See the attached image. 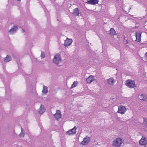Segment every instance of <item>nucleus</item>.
<instances>
[{"instance_id": "1", "label": "nucleus", "mask_w": 147, "mask_h": 147, "mask_svg": "<svg viewBox=\"0 0 147 147\" xmlns=\"http://www.w3.org/2000/svg\"><path fill=\"white\" fill-rule=\"evenodd\" d=\"M123 143V141L120 138H116L113 141L112 145L115 147H119L121 146Z\"/></svg>"}, {"instance_id": "27", "label": "nucleus", "mask_w": 147, "mask_h": 147, "mask_svg": "<svg viewBox=\"0 0 147 147\" xmlns=\"http://www.w3.org/2000/svg\"><path fill=\"white\" fill-rule=\"evenodd\" d=\"M126 44H128V43H129V42H128V40H126Z\"/></svg>"}, {"instance_id": "21", "label": "nucleus", "mask_w": 147, "mask_h": 147, "mask_svg": "<svg viewBox=\"0 0 147 147\" xmlns=\"http://www.w3.org/2000/svg\"><path fill=\"white\" fill-rule=\"evenodd\" d=\"M47 91L48 90L47 87L45 86H43V89L42 90V92L43 93L45 94H46L47 92Z\"/></svg>"}, {"instance_id": "15", "label": "nucleus", "mask_w": 147, "mask_h": 147, "mask_svg": "<svg viewBox=\"0 0 147 147\" xmlns=\"http://www.w3.org/2000/svg\"><path fill=\"white\" fill-rule=\"evenodd\" d=\"M45 109L44 108V106L42 105H41L39 109L38 110V112L40 114H42L45 111Z\"/></svg>"}, {"instance_id": "24", "label": "nucleus", "mask_w": 147, "mask_h": 147, "mask_svg": "<svg viewBox=\"0 0 147 147\" xmlns=\"http://www.w3.org/2000/svg\"><path fill=\"white\" fill-rule=\"evenodd\" d=\"M40 56H41V58H44V57H45V54L43 52H42Z\"/></svg>"}, {"instance_id": "22", "label": "nucleus", "mask_w": 147, "mask_h": 147, "mask_svg": "<svg viewBox=\"0 0 147 147\" xmlns=\"http://www.w3.org/2000/svg\"><path fill=\"white\" fill-rule=\"evenodd\" d=\"M78 84V82L77 81H75L73 84L72 85L71 88H73L76 86Z\"/></svg>"}, {"instance_id": "26", "label": "nucleus", "mask_w": 147, "mask_h": 147, "mask_svg": "<svg viewBox=\"0 0 147 147\" xmlns=\"http://www.w3.org/2000/svg\"><path fill=\"white\" fill-rule=\"evenodd\" d=\"M145 57L147 58V52H146L145 53Z\"/></svg>"}, {"instance_id": "2", "label": "nucleus", "mask_w": 147, "mask_h": 147, "mask_svg": "<svg viewBox=\"0 0 147 147\" xmlns=\"http://www.w3.org/2000/svg\"><path fill=\"white\" fill-rule=\"evenodd\" d=\"M126 85L129 88H134L136 86L135 82L130 80H127L126 82Z\"/></svg>"}, {"instance_id": "5", "label": "nucleus", "mask_w": 147, "mask_h": 147, "mask_svg": "<svg viewBox=\"0 0 147 147\" xmlns=\"http://www.w3.org/2000/svg\"><path fill=\"white\" fill-rule=\"evenodd\" d=\"M140 144L142 145H145L147 144V138L145 137L142 136L141 139L140 140Z\"/></svg>"}, {"instance_id": "7", "label": "nucleus", "mask_w": 147, "mask_h": 147, "mask_svg": "<svg viewBox=\"0 0 147 147\" xmlns=\"http://www.w3.org/2000/svg\"><path fill=\"white\" fill-rule=\"evenodd\" d=\"M76 127L75 126L72 129L68 131L67 132V133L69 135L75 134L76 133Z\"/></svg>"}, {"instance_id": "20", "label": "nucleus", "mask_w": 147, "mask_h": 147, "mask_svg": "<svg viewBox=\"0 0 147 147\" xmlns=\"http://www.w3.org/2000/svg\"><path fill=\"white\" fill-rule=\"evenodd\" d=\"M11 59V58L8 55H7L6 57L4 58V60L5 62H7L9 61Z\"/></svg>"}, {"instance_id": "23", "label": "nucleus", "mask_w": 147, "mask_h": 147, "mask_svg": "<svg viewBox=\"0 0 147 147\" xmlns=\"http://www.w3.org/2000/svg\"><path fill=\"white\" fill-rule=\"evenodd\" d=\"M24 133L21 132L19 134V136L21 137H23L24 136Z\"/></svg>"}, {"instance_id": "19", "label": "nucleus", "mask_w": 147, "mask_h": 147, "mask_svg": "<svg viewBox=\"0 0 147 147\" xmlns=\"http://www.w3.org/2000/svg\"><path fill=\"white\" fill-rule=\"evenodd\" d=\"M143 126L145 128L147 127V118H144Z\"/></svg>"}, {"instance_id": "12", "label": "nucleus", "mask_w": 147, "mask_h": 147, "mask_svg": "<svg viewBox=\"0 0 147 147\" xmlns=\"http://www.w3.org/2000/svg\"><path fill=\"white\" fill-rule=\"evenodd\" d=\"M107 82L109 85H113L115 81L113 78H111L107 79Z\"/></svg>"}, {"instance_id": "11", "label": "nucleus", "mask_w": 147, "mask_h": 147, "mask_svg": "<svg viewBox=\"0 0 147 147\" xmlns=\"http://www.w3.org/2000/svg\"><path fill=\"white\" fill-rule=\"evenodd\" d=\"M54 117L57 120L61 117V114L60 111L57 110L56 113L54 115Z\"/></svg>"}, {"instance_id": "25", "label": "nucleus", "mask_w": 147, "mask_h": 147, "mask_svg": "<svg viewBox=\"0 0 147 147\" xmlns=\"http://www.w3.org/2000/svg\"><path fill=\"white\" fill-rule=\"evenodd\" d=\"M145 28L147 30V25H146L145 26Z\"/></svg>"}, {"instance_id": "18", "label": "nucleus", "mask_w": 147, "mask_h": 147, "mask_svg": "<svg viewBox=\"0 0 147 147\" xmlns=\"http://www.w3.org/2000/svg\"><path fill=\"white\" fill-rule=\"evenodd\" d=\"M116 32L115 30L113 28H111L110 30L109 34L111 35H114L115 34Z\"/></svg>"}, {"instance_id": "14", "label": "nucleus", "mask_w": 147, "mask_h": 147, "mask_svg": "<svg viewBox=\"0 0 147 147\" xmlns=\"http://www.w3.org/2000/svg\"><path fill=\"white\" fill-rule=\"evenodd\" d=\"M80 11L78 8H76L73 10V14L75 16H78Z\"/></svg>"}, {"instance_id": "13", "label": "nucleus", "mask_w": 147, "mask_h": 147, "mask_svg": "<svg viewBox=\"0 0 147 147\" xmlns=\"http://www.w3.org/2000/svg\"><path fill=\"white\" fill-rule=\"evenodd\" d=\"M94 77L93 76H90L86 79V81L87 83H90L94 81Z\"/></svg>"}, {"instance_id": "17", "label": "nucleus", "mask_w": 147, "mask_h": 147, "mask_svg": "<svg viewBox=\"0 0 147 147\" xmlns=\"http://www.w3.org/2000/svg\"><path fill=\"white\" fill-rule=\"evenodd\" d=\"M18 29V27L16 26H14L9 31L10 32H11V33H13L14 32L16 31Z\"/></svg>"}, {"instance_id": "4", "label": "nucleus", "mask_w": 147, "mask_h": 147, "mask_svg": "<svg viewBox=\"0 0 147 147\" xmlns=\"http://www.w3.org/2000/svg\"><path fill=\"white\" fill-rule=\"evenodd\" d=\"M53 61L54 63L56 64H58L59 62H60L61 59L60 55L57 54L53 59Z\"/></svg>"}, {"instance_id": "9", "label": "nucleus", "mask_w": 147, "mask_h": 147, "mask_svg": "<svg viewBox=\"0 0 147 147\" xmlns=\"http://www.w3.org/2000/svg\"><path fill=\"white\" fill-rule=\"evenodd\" d=\"M90 140V138L86 137L84 139V140L82 142V144L84 145H86L89 143Z\"/></svg>"}, {"instance_id": "6", "label": "nucleus", "mask_w": 147, "mask_h": 147, "mask_svg": "<svg viewBox=\"0 0 147 147\" xmlns=\"http://www.w3.org/2000/svg\"><path fill=\"white\" fill-rule=\"evenodd\" d=\"M141 32H137L136 33V40L138 42H139L141 41Z\"/></svg>"}, {"instance_id": "8", "label": "nucleus", "mask_w": 147, "mask_h": 147, "mask_svg": "<svg viewBox=\"0 0 147 147\" xmlns=\"http://www.w3.org/2000/svg\"><path fill=\"white\" fill-rule=\"evenodd\" d=\"M72 42V40L71 39L67 38L65 40L64 45L66 46H68L71 45Z\"/></svg>"}, {"instance_id": "10", "label": "nucleus", "mask_w": 147, "mask_h": 147, "mask_svg": "<svg viewBox=\"0 0 147 147\" xmlns=\"http://www.w3.org/2000/svg\"><path fill=\"white\" fill-rule=\"evenodd\" d=\"M98 1V0H90L87 1L86 3L90 5H95L97 4Z\"/></svg>"}, {"instance_id": "16", "label": "nucleus", "mask_w": 147, "mask_h": 147, "mask_svg": "<svg viewBox=\"0 0 147 147\" xmlns=\"http://www.w3.org/2000/svg\"><path fill=\"white\" fill-rule=\"evenodd\" d=\"M138 97L140 100L147 101V97L145 96H144L143 94L139 95Z\"/></svg>"}, {"instance_id": "3", "label": "nucleus", "mask_w": 147, "mask_h": 147, "mask_svg": "<svg viewBox=\"0 0 147 147\" xmlns=\"http://www.w3.org/2000/svg\"><path fill=\"white\" fill-rule=\"evenodd\" d=\"M118 107V112L121 114H124L127 110L125 107L122 105L119 106Z\"/></svg>"}]
</instances>
